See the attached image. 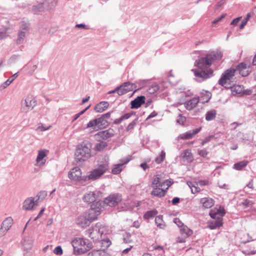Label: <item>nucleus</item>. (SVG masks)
Wrapping results in <instances>:
<instances>
[{
	"instance_id": "50",
	"label": "nucleus",
	"mask_w": 256,
	"mask_h": 256,
	"mask_svg": "<svg viewBox=\"0 0 256 256\" xmlns=\"http://www.w3.org/2000/svg\"><path fill=\"white\" fill-rule=\"evenodd\" d=\"M192 156V153L190 150H186L184 152V158H186L188 159V158H190Z\"/></svg>"
},
{
	"instance_id": "43",
	"label": "nucleus",
	"mask_w": 256,
	"mask_h": 256,
	"mask_svg": "<svg viewBox=\"0 0 256 256\" xmlns=\"http://www.w3.org/2000/svg\"><path fill=\"white\" fill-rule=\"evenodd\" d=\"M214 135L210 136H208L206 137L202 142V145H204L205 144L210 142L212 139L214 138Z\"/></svg>"
},
{
	"instance_id": "61",
	"label": "nucleus",
	"mask_w": 256,
	"mask_h": 256,
	"mask_svg": "<svg viewBox=\"0 0 256 256\" xmlns=\"http://www.w3.org/2000/svg\"><path fill=\"white\" fill-rule=\"evenodd\" d=\"M157 112H156L155 111H154L152 112L149 116H148V117L147 119H150V118H154L156 116H157Z\"/></svg>"
},
{
	"instance_id": "1",
	"label": "nucleus",
	"mask_w": 256,
	"mask_h": 256,
	"mask_svg": "<svg viewBox=\"0 0 256 256\" xmlns=\"http://www.w3.org/2000/svg\"><path fill=\"white\" fill-rule=\"evenodd\" d=\"M222 54L219 52H212L205 58L196 60L194 66L197 67L194 70L196 78L200 82L210 78L213 75V70L210 68L214 60L220 59Z\"/></svg>"
},
{
	"instance_id": "16",
	"label": "nucleus",
	"mask_w": 256,
	"mask_h": 256,
	"mask_svg": "<svg viewBox=\"0 0 256 256\" xmlns=\"http://www.w3.org/2000/svg\"><path fill=\"white\" fill-rule=\"evenodd\" d=\"M238 70L239 73L242 76H248L252 71L251 66H247L246 64L240 63L236 68V70Z\"/></svg>"
},
{
	"instance_id": "38",
	"label": "nucleus",
	"mask_w": 256,
	"mask_h": 256,
	"mask_svg": "<svg viewBox=\"0 0 256 256\" xmlns=\"http://www.w3.org/2000/svg\"><path fill=\"white\" fill-rule=\"evenodd\" d=\"M10 32V28H5L0 32V39L6 37Z\"/></svg>"
},
{
	"instance_id": "64",
	"label": "nucleus",
	"mask_w": 256,
	"mask_h": 256,
	"mask_svg": "<svg viewBox=\"0 0 256 256\" xmlns=\"http://www.w3.org/2000/svg\"><path fill=\"white\" fill-rule=\"evenodd\" d=\"M132 248V246H130V248H126L122 252L123 254H127Z\"/></svg>"
},
{
	"instance_id": "21",
	"label": "nucleus",
	"mask_w": 256,
	"mask_h": 256,
	"mask_svg": "<svg viewBox=\"0 0 256 256\" xmlns=\"http://www.w3.org/2000/svg\"><path fill=\"white\" fill-rule=\"evenodd\" d=\"M108 102H102L95 106L94 110L98 112H102L108 108Z\"/></svg>"
},
{
	"instance_id": "25",
	"label": "nucleus",
	"mask_w": 256,
	"mask_h": 256,
	"mask_svg": "<svg viewBox=\"0 0 256 256\" xmlns=\"http://www.w3.org/2000/svg\"><path fill=\"white\" fill-rule=\"evenodd\" d=\"M232 92L233 94H240L244 92V88L240 85H234L231 88Z\"/></svg>"
},
{
	"instance_id": "47",
	"label": "nucleus",
	"mask_w": 256,
	"mask_h": 256,
	"mask_svg": "<svg viewBox=\"0 0 256 256\" xmlns=\"http://www.w3.org/2000/svg\"><path fill=\"white\" fill-rule=\"evenodd\" d=\"M12 82L10 81V79H8L6 81L4 84H2L1 85L0 88L2 89H4L8 86Z\"/></svg>"
},
{
	"instance_id": "11",
	"label": "nucleus",
	"mask_w": 256,
	"mask_h": 256,
	"mask_svg": "<svg viewBox=\"0 0 256 256\" xmlns=\"http://www.w3.org/2000/svg\"><path fill=\"white\" fill-rule=\"evenodd\" d=\"M122 200V196L119 194H113L105 198L103 201L104 204L110 206H115Z\"/></svg>"
},
{
	"instance_id": "7",
	"label": "nucleus",
	"mask_w": 256,
	"mask_h": 256,
	"mask_svg": "<svg viewBox=\"0 0 256 256\" xmlns=\"http://www.w3.org/2000/svg\"><path fill=\"white\" fill-rule=\"evenodd\" d=\"M102 212V205L99 202L92 204L90 208L85 213L91 222L97 219Z\"/></svg>"
},
{
	"instance_id": "41",
	"label": "nucleus",
	"mask_w": 256,
	"mask_h": 256,
	"mask_svg": "<svg viewBox=\"0 0 256 256\" xmlns=\"http://www.w3.org/2000/svg\"><path fill=\"white\" fill-rule=\"evenodd\" d=\"M90 106H88V107H87L84 110H83L81 111L79 113L75 114L74 116V119L73 120H72V122H74V121H75L81 115H82L83 114H84V112L87 110H88V108H89Z\"/></svg>"
},
{
	"instance_id": "27",
	"label": "nucleus",
	"mask_w": 256,
	"mask_h": 256,
	"mask_svg": "<svg viewBox=\"0 0 256 256\" xmlns=\"http://www.w3.org/2000/svg\"><path fill=\"white\" fill-rule=\"evenodd\" d=\"M216 116V111L214 110H212L208 111L206 114V120L210 121L214 120Z\"/></svg>"
},
{
	"instance_id": "19",
	"label": "nucleus",
	"mask_w": 256,
	"mask_h": 256,
	"mask_svg": "<svg viewBox=\"0 0 256 256\" xmlns=\"http://www.w3.org/2000/svg\"><path fill=\"white\" fill-rule=\"evenodd\" d=\"M36 204L34 202V198H28L24 202L23 208L26 210H32Z\"/></svg>"
},
{
	"instance_id": "20",
	"label": "nucleus",
	"mask_w": 256,
	"mask_h": 256,
	"mask_svg": "<svg viewBox=\"0 0 256 256\" xmlns=\"http://www.w3.org/2000/svg\"><path fill=\"white\" fill-rule=\"evenodd\" d=\"M153 190L151 192V194L158 196L162 197L164 196L166 193V190L163 188H160V187L152 188Z\"/></svg>"
},
{
	"instance_id": "45",
	"label": "nucleus",
	"mask_w": 256,
	"mask_h": 256,
	"mask_svg": "<svg viewBox=\"0 0 256 256\" xmlns=\"http://www.w3.org/2000/svg\"><path fill=\"white\" fill-rule=\"evenodd\" d=\"M136 120L132 121L131 123H130L126 128V130H132L136 125Z\"/></svg>"
},
{
	"instance_id": "14",
	"label": "nucleus",
	"mask_w": 256,
	"mask_h": 256,
	"mask_svg": "<svg viewBox=\"0 0 256 256\" xmlns=\"http://www.w3.org/2000/svg\"><path fill=\"white\" fill-rule=\"evenodd\" d=\"M114 130L112 128H109L107 130L98 132L96 134L95 136L99 139L106 140L114 136Z\"/></svg>"
},
{
	"instance_id": "2",
	"label": "nucleus",
	"mask_w": 256,
	"mask_h": 256,
	"mask_svg": "<svg viewBox=\"0 0 256 256\" xmlns=\"http://www.w3.org/2000/svg\"><path fill=\"white\" fill-rule=\"evenodd\" d=\"M92 144L88 142H82L78 146L75 154L76 159L84 162L91 156Z\"/></svg>"
},
{
	"instance_id": "62",
	"label": "nucleus",
	"mask_w": 256,
	"mask_h": 256,
	"mask_svg": "<svg viewBox=\"0 0 256 256\" xmlns=\"http://www.w3.org/2000/svg\"><path fill=\"white\" fill-rule=\"evenodd\" d=\"M140 166L144 170H146V169L149 168V166L147 165L146 163H143L140 164Z\"/></svg>"
},
{
	"instance_id": "6",
	"label": "nucleus",
	"mask_w": 256,
	"mask_h": 256,
	"mask_svg": "<svg viewBox=\"0 0 256 256\" xmlns=\"http://www.w3.org/2000/svg\"><path fill=\"white\" fill-rule=\"evenodd\" d=\"M107 125V122L103 117L90 120L87 124L86 128L88 129L90 132L98 131Z\"/></svg>"
},
{
	"instance_id": "53",
	"label": "nucleus",
	"mask_w": 256,
	"mask_h": 256,
	"mask_svg": "<svg viewBox=\"0 0 256 256\" xmlns=\"http://www.w3.org/2000/svg\"><path fill=\"white\" fill-rule=\"evenodd\" d=\"M7 230L1 226L0 228V238L4 236L7 232Z\"/></svg>"
},
{
	"instance_id": "60",
	"label": "nucleus",
	"mask_w": 256,
	"mask_h": 256,
	"mask_svg": "<svg viewBox=\"0 0 256 256\" xmlns=\"http://www.w3.org/2000/svg\"><path fill=\"white\" fill-rule=\"evenodd\" d=\"M180 202V198H174L172 200V204L175 205Z\"/></svg>"
},
{
	"instance_id": "23",
	"label": "nucleus",
	"mask_w": 256,
	"mask_h": 256,
	"mask_svg": "<svg viewBox=\"0 0 256 256\" xmlns=\"http://www.w3.org/2000/svg\"><path fill=\"white\" fill-rule=\"evenodd\" d=\"M13 224V219L12 217L6 218L2 222L1 226L8 231Z\"/></svg>"
},
{
	"instance_id": "13",
	"label": "nucleus",
	"mask_w": 256,
	"mask_h": 256,
	"mask_svg": "<svg viewBox=\"0 0 256 256\" xmlns=\"http://www.w3.org/2000/svg\"><path fill=\"white\" fill-rule=\"evenodd\" d=\"M48 152V150H39L35 165L40 166H44L46 162V160L44 158L47 156Z\"/></svg>"
},
{
	"instance_id": "35",
	"label": "nucleus",
	"mask_w": 256,
	"mask_h": 256,
	"mask_svg": "<svg viewBox=\"0 0 256 256\" xmlns=\"http://www.w3.org/2000/svg\"><path fill=\"white\" fill-rule=\"evenodd\" d=\"M192 138V134L191 132H186L185 134H180L178 137L177 138L178 140H188Z\"/></svg>"
},
{
	"instance_id": "36",
	"label": "nucleus",
	"mask_w": 256,
	"mask_h": 256,
	"mask_svg": "<svg viewBox=\"0 0 256 256\" xmlns=\"http://www.w3.org/2000/svg\"><path fill=\"white\" fill-rule=\"evenodd\" d=\"M166 157V153L164 151H162L161 154L160 156H158L155 159V162L157 164H160L162 162Z\"/></svg>"
},
{
	"instance_id": "54",
	"label": "nucleus",
	"mask_w": 256,
	"mask_h": 256,
	"mask_svg": "<svg viewBox=\"0 0 256 256\" xmlns=\"http://www.w3.org/2000/svg\"><path fill=\"white\" fill-rule=\"evenodd\" d=\"M186 108L188 110L192 109V101L189 100L187 103L186 104Z\"/></svg>"
},
{
	"instance_id": "52",
	"label": "nucleus",
	"mask_w": 256,
	"mask_h": 256,
	"mask_svg": "<svg viewBox=\"0 0 256 256\" xmlns=\"http://www.w3.org/2000/svg\"><path fill=\"white\" fill-rule=\"evenodd\" d=\"M198 154H199L202 156V157H205L207 156L208 154V152L206 150H199L198 152Z\"/></svg>"
},
{
	"instance_id": "9",
	"label": "nucleus",
	"mask_w": 256,
	"mask_h": 256,
	"mask_svg": "<svg viewBox=\"0 0 256 256\" xmlns=\"http://www.w3.org/2000/svg\"><path fill=\"white\" fill-rule=\"evenodd\" d=\"M136 88V86L134 84L130 82H124L122 85L118 87L116 89L111 92L109 94L116 92L120 96L128 92L134 90Z\"/></svg>"
},
{
	"instance_id": "37",
	"label": "nucleus",
	"mask_w": 256,
	"mask_h": 256,
	"mask_svg": "<svg viewBox=\"0 0 256 256\" xmlns=\"http://www.w3.org/2000/svg\"><path fill=\"white\" fill-rule=\"evenodd\" d=\"M206 184L207 183L206 182L203 180H200L198 181V182H196V185H193V187H194L196 188L195 192H198L200 190V188L198 187L199 186H205Z\"/></svg>"
},
{
	"instance_id": "40",
	"label": "nucleus",
	"mask_w": 256,
	"mask_h": 256,
	"mask_svg": "<svg viewBox=\"0 0 256 256\" xmlns=\"http://www.w3.org/2000/svg\"><path fill=\"white\" fill-rule=\"evenodd\" d=\"M47 196V192L46 191H41L37 195L38 200H44Z\"/></svg>"
},
{
	"instance_id": "17",
	"label": "nucleus",
	"mask_w": 256,
	"mask_h": 256,
	"mask_svg": "<svg viewBox=\"0 0 256 256\" xmlns=\"http://www.w3.org/2000/svg\"><path fill=\"white\" fill-rule=\"evenodd\" d=\"M101 194L100 192H91L86 194L84 196V200L88 203H91L94 202L98 200V197Z\"/></svg>"
},
{
	"instance_id": "30",
	"label": "nucleus",
	"mask_w": 256,
	"mask_h": 256,
	"mask_svg": "<svg viewBox=\"0 0 256 256\" xmlns=\"http://www.w3.org/2000/svg\"><path fill=\"white\" fill-rule=\"evenodd\" d=\"M248 162L247 160L240 162L234 165V168L238 170H242L248 164Z\"/></svg>"
},
{
	"instance_id": "34",
	"label": "nucleus",
	"mask_w": 256,
	"mask_h": 256,
	"mask_svg": "<svg viewBox=\"0 0 256 256\" xmlns=\"http://www.w3.org/2000/svg\"><path fill=\"white\" fill-rule=\"evenodd\" d=\"M122 170V164H120L114 166V168L112 170V173L114 174H118L120 173Z\"/></svg>"
},
{
	"instance_id": "26",
	"label": "nucleus",
	"mask_w": 256,
	"mask_h": 256,
	"mask_svg": "<svg viewBox=\"0 0 256 256\" xmlns=\"http://www.w3.org/2000/svg\"><path fill=\"white\" fill-rule=\"evenodd\" d=\"M151 187L157 188V187H162V182H161L160 178L156 176L153 178Z\"/></svg>"
},
{
	"instance_id": "4",
	"label": "nucleus",
	"mask_w": 256,
	"mask_h": 256,
	"mask_svg": "<svg viewBox=\"0 0 256 256\" xmlns=\"http://www.w3.org/2000/svg\"><path fill=\"white\" fill-rule=\"evenodd\" d=\"M109 169V162L106 161L103 164H100L97 168L90 171L88 174L85 176V180H95L100 178Z\"/></svg>"
},
{
	"instance_id": "63",
	"label": "nucleus",
	"mask_w": 256,
	"mask_h": 256,
	"mask_svg": "<svg viewBox=\"0 0 256 256\" xmlns=\"http://www.w3.org/2000/svg\"><path fill=\"white\" fill-rule=\"evenodd\" d=\"M18 76V73H16L12 75L9 79H10V81L12 82Z\"/></svg>"
},
{
	"instance_id": "46",
	"label": "nucleus",
	"mask_w": 256,
	"mask_h": 256,
	"mask_svg": "<svg viewBox=\"0 0 256 256\" xmlns=\"http://www.w3.org/2000/svg\"><path fill=\"white\" fill-rule=\"evenodd\" d=\"M174 77V76H173L172 74H171V72H170V76H169V79H168V80L170 82V84H175L177 83L178 82V80L176 79V80H172V78Z\"/></svg>"
},
{
	"instance_id": "31",
	"label": "nucleus",
	"mask_w": 256,
	"mask_h": 256,
	"mask_svg": "<svg viewBox=\"0 0 256 256\" xmlns=\"http://www.w3.org/2000/svg\"><path fill=\"white\" fill-rule=\"evenodd\" d=\"M157 214L158 211L156 210L148 211L144 215V218L145 220H148L150 218H154L155 216Z\"/></svg>"
},
{
	"instance_id": "56",
	"label": "nucleus",
	"mask_w": 256,
	"mask_h": 256,
	"mask_svg": "<svg viewBox=\"0 0 256 256\" xmlns=\"http://www.w3.org/2000/svg\"><path fill=\"white\" fill-rule=\"evenodd\" d=\"M185 120L186 118L184 117L180 116V118L177 120V122L180 124L183 125L184 124Z\"/></svg>"
},
{
	"instance_id": "29",
	"label": "nucleus",
	"mask_w": 256,
	"mask_h": 256,
	"mask_svg": "<svg viewBox=\"0 0 256 256\" xmlns=\"http://www.w3.org/2000/svg\"><path fill=\"white\" fill-rule=\"evenodd\" d=\"M210 99V94H206L204 96H201L197 98H193V103L195 102H198V101H200L202 103H204L208 102Z\"/></svg>"
},
{
	"instance_id": "39",
	"label": "nucleus",
	"mask_w": 256,
	"mask_h": 256,
	"mask_svg": "<svg viewBox=\"0 0 256 256\" xmlns=\"http://www.w3.org/2000/svg\"><path fill=\"white\" fill-rule=\"evenodd\" d=\"M54 252L56 255L60 256L63 254L62 248L60 246H58L55 248L54 250Z\"/></svg>"
},
{
	"instance_id": "48",
	"label": "nucleus",
	"mask_w": 256,
	"mask_h": 256,
	"mask_svg": "<svg viewBox=\"0 0 256 256\" xmlns=\"http://www.w3.org/2000/svg\"><path fill=\"white\" fill-rule=\"evenodd\" d=\"M25 36V32L22 31H20L18 33V42H20L21 40H22Z\"/></svg>"
},
{
	"instance_id": "28",
	"label": "nucleus",
	"mask_w": 256,
	"mask_h": 256,
	"mask_svg": "<svg viewBox=\"0 0 256 256\" xmlns=\"http://www.w3.org/2000/svg\"><path fill=\"white\" fill-rule=\"evenodd\" d=\"M107 146V142L102 141L96 144L94 148V150L96 152H100L106 148Z\"/></svg>"
},
{
	"instance_id": "22",
	"label": "nucleus",
	"mask_w": 256,
	"mask_h": 256,
	"mask_svg": "<svg viewBox=\"0 0 256 256\" xmlns=\"http://www.w3.org/2000/svg\"><path fill=\"white\" fill-rule=\"evenodd\" d=\"M26 105L28 109H32L36 104V100L32 96H28L25 100Z\"/></svg>"
},
{
	"instance_id": "51",
	"label": "nucleus",
	"mask_w": 256,
	"mask_h": 256,
	"mask_svg": "<svg viewBox=\"0 0 256 256\" xmlns=\"http://www.w3.org/2000/svg\"><path fill=\"white\" fill-rule=\"evenodd\" d=\"M130 159L128 158H123V159L120 160L121 163L120 164H122V166H123L124 165V164H126L127 163H128L130 161Z\"/></svg>"
},
{
	"instance_id": "32",
	"label": "nucleus",
	"mask_w": 256,
	"mask_h": 256,
	"mask_svg": "<svg viewBox=\"0 0 256 256\" xmlns=\"http://www.w3.org/2000/svg\"><path fill=\"white\" fill-rule=\"evenodd\" d=\"M155 222L156 226L160 228H164L165 226L164 222L162 220V217L161 216H157L156 218Z\"/></svg>"
},
{
	"instance_id": "33",
	"label": "nucleus",
	"mask_w": 256,
	"mask_h": 256,
	"mask_svg": "<svg viewBox=\"0 0 256 256\" xmlns=\"http://www.w3.org/2000/svg\"><path fill=\"white\" fill-rule=\"evenodd\" d=\"M106 253L102 250H93L88 254V256H106Z\"/></svg>"
},
{
	"instance_id": "3",
	"label": "nucleus",
	"mask_w": 256,
	"mask_h": 256,
	"mask_svg": "<svg viewBox=\"0 0 256 256\" xmlns=\"http://www.w3.org/2000/svg\"><path fill=\"white\" fill-rule=\"evenodd\" d=\"M71 243L74 248V253L76 254H83L91 248L90 244L84 238H76L72 240Z\"/></svg>"
},
{
	"instance_id": "10",
	"label": "nucleus",
	"mask_w": 256,
	"mask_h": 256,
	"mask_svg": "<svg viewBox=\"0 0 256 256\" xmlns=\"http://www.w3.org/2000/svg\"><path fill=\"white\" fill-rule=\"evenodd\" d=\"M81 169L78 167H74L71 169L68 174V178L73 181H86L85 176H82Z\"/></svg>"
},
{
	"instance_id": "57",
	"label": "nucleus",
	"mask_w": 256,
	"mask_h": 256,
	"mask_svg": "<svg viewBox=\"0 0 256 256\" xmlns=\"http://www.w3.org/2000/svg\"><path fill=\"white\" fill-rule=\"evenodd\" d=\"M224 16V15H222L221 16L215 18L214 21L212 22L213 24H215L218 23V22H220L222 18H223Z\"/></svg>"
},
{
	"instance_id": "18",
	"label": "nucleus",
	"mask_w": 256,
	"mask_h": 256,
	"mask_svg": "<svg viewBox=\"0 0 256 256\" xmlns=\"http://www.w3.org/2000/svg\"><path fill=\"white\" fill-rule=\"evenodd\" d=\"M145 102V97L144 96H138L131 102V107L132 108H138Z\"/></svg>"
},
{
	"instance_id": "55",
	"label": "nucleus",
	"mask_w": 256,
	"mask_h": 256,
	"mask_svg": "<svg viewBox=\"0 0 256 256\" xmlns=\"http://www.w3.org/2000/svg\"><path fill=\"white\" fill-rule=\"evenodd\" d=\"M241 17H238L234 19L231 22V24L232 25H236L239 22L240 20L241 19Z\"/></svg>"
},
{
	"instance_id": "12",
	"label": "nucleus",
	"mask_w": 256,
	"mask_h": 256,
	"mask_svg": "<svg viewBox=\"0 0 256 256\" xmlns=\"http://www.w3.org/2000/svg\"><path fill=\"white\" fill-rule=\"evenodd\" d=\"M88 232L89 236L94 240H96L101 238L104 232V228L96 224L90 228Z\"/></svg>"
},
{
	"instance_id": "42",
	"label": "nucleus",
	"mask_w": 256,
	"mask_h": 256,
	"mask_svg": "<svg viewBox=\"0 0 256 256\" xmlns=\"http://www.w3.org/2000/svg\"><path fill=\"white\" fill-rule=\"evenodd\" d=\"M242 204L244 206V208H248L252 206L253 204V202L248 200H245L242 202Z\"/></svg>"
},
{
	"instance_id": "59",
	"label": "nucleus",
	"mask_w": 256,
	"mask_h": 256,
	"mask_svg": "<svg viewBox=\"0 0 256 256\" xmlns=\"http://www.w3.org/2000/svg\"><path fill=\"white\" fill-rule=\"evenodd\" d=\"M45 210V208H43L40 211V212H39L38 216H37V217H36L34 219V220H37L40 216H41L42 215L44 211Z\"/></svg>"
},
{
	"instance_id": "58",
	"label": "nucleus",
	"mask_w": 256,
	"mask_h": 256,
	"mask_svg": "<svg viewBox=\"0 0 256 256\" xmlns=\"http://www.w3.org/2000/svg\"><path fill=\"white\" fill-rule=\"evenodd\" d=\"M132 114H130V113H127V114H124V116H122L121 117L122 118V120H126V119L129 118L132 116Z\"/></svg>"
},
{
	"instance_id": "8",
	"label": "nucleus",
	"mask_w": 256,
	"mask_h": 256,
	"mask_svg": "<svg viewBox=\"0 0 256 256\" xmlns=\"http://www.w3.org/2000/svg\"><path fill=\"white\" fill-rule=\"evenodd\" d=\"M236 72V69L230 68L225 70L222 74L218 80V84L222 86H225L233 78Z\"/></svg>"
},
{
	"instance_id": "5",
	"label": "nucleus",
	"mask_w": 256,
	"mask_h": 256,
	"mask_svg": "<svg viewBox=\"0 0 256 256\" xmlns=\"http://www.w3.org/2000/svg\"><path fill=\"white\" fill-rule=\"evenodd\" d=\"M225 214L224 208L220 207L219 208H214L210 212V215L213 219H216L214 222H212L209 227L211 229H214L219 228L222 225V218Z\"/></svg>"
},
{
	"instance_id": "24",
	"label": "nucleus",
	"mask_w": 256,
	"mask_h": 256,
	"mask_svg": "<svg viewBox=\"0 0 256 256\" xmlns=\"http://www.w3.org/2000/svg\"><path fill=\"white\" fill-rule=\"evenodd\" d=\"M201 203L202 204L204 208H210L214 204V200L212 198H202L200 200Z\"/></svg>"
},
{
	"instance_id": "44",
	"label": "nucleus",
	"mask_w": 256,
	"mask_h": 256,
	"mask_svg": "<svg viewBox=\"0 0 256 256\" xmlns=\"http://www.w3.org/2000/svg\"><path fill=\"white\" fill-rule=\"evenodd\" d=\"M172 183L173 182L170 180H166L164 182H162V186L166 185V188L165 190H166L172 184Z\"/></svg>"
},
{
	"instance_id": "15",
	"label": "nucleus",
	"mask_w": 256,
	"mask_h": 256,
	"mask_svg": "<svg viewBox=\"0 0 256 256\" xmlns=\"http://www.w3.org/2000/svg\"><path fill=\"white\" fill-rule=\"evenodd\" d=\"M91 222L85 212L79 216L76 219L77 224L82 228L88 226Z\"/></svg>"
},
{
	"instance_id": "49",
	"label": "nucleus",
	"mask_w": 256,
	"mask_h": 256,
	"mask_svg": "<svg viewBox=\"0 0 256 256\" xmlns=\"http://www.w3.org/2000/svg\"><path fill=\"white\" fill-rule=\"evenodd\" d=\"M50 127L51 126H50L46 128L43 126L42 124H40V125L38 127V130L42 132L50 129Z\"/></svg>"
}]
</instances>
